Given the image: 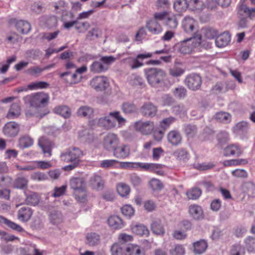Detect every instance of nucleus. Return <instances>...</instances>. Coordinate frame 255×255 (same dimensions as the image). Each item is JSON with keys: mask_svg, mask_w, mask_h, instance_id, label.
Segmentation results:
<instances>
[{"mask_svg": "<svg viewBox=\"0 0 255 255\" xmlns=\"http://www.w3.org/2000/svg\"><path fill=\"white\" fill-rule=\"evenodd\" d=\"M83 155V152L78 148L72 147L67 149L60 154L61 160L65 162H70L68 165L64 166V171H71L79 166L81 161L80 158Z\"/></svg>", "mask_w": 255, "mask_h": 255, "instance_id": "1", "label": "nucleus"}, {"mask_svg": "<svg viewBox=\"0 0 255 255\" xmlns=\"http://www.w3.org/2000/svg\"><path fill=\"white\" fill-rule=\"evenodd\" d=\"M148 83L152 87L163 86L166 74L164 70L158 68H149L144 70Z\"/></svg>", "mask_w": 255, "mask_h": 255, "instance_id": "2", "label": "nucleus"}, {"mask_svg": "<svg viewBox=\"0 0 255 255\" xmlns=\"http://www.w3.org/2000/svg\"><path fill=\"white\" fill-rule=\"evenodd\" d=\"M201 42V34L196 33L193 36L176 43L173 48L175 51H177L181 54H187L190 53L194 47L200 46Z\"/></svg>", "mask_w": 255, "mask_h": 255, "instance_id": "3", "label": "nucleus"}, {"mask_svg": "<svg viewBox=\"0 0 255 255\" xmlns=\"http://www.w3.org/2000/svg\"><path fill=\"white\" fill-rule=\"evenodd\" d=\"M110 117L116 119L120 124H124L126 122V120L121 116L120 112L116 111L110 112L109 116L100 118L98 120L99 126L107 129L115 127V123L111 119Z\"/></svg>", "mask_w": 255, "mask_h": 255, "instance_id": "4", "label": "nucleus"}, {"mask_svg": "<svg viewBox=\"0 0 255 255\" xmlns=\"http://www.w3.org/2000/svg\"><path fill=\"white\" fill-rule=\"evenodd\" d=\"M30 105L34 107L40 111L41 108L48 103L49 97L43 93H37L33 95L27 97Z\"/></svg>", "mask_w": 255, "mask_h": 255, "instance_id": "5", "label": "nucleus"}, {"mask_svg": "<svg viewBox=\"0 0 255 255\" xmlns=\"http://www.w3.org/2000/svg\"><path fill=\"white\" fill-rule=\"evenodd\" d=\"M90 85L96 91L106 90L110 86L108 78L104 76H96L91 80Z\"/></svg>", "mask_w": 255, "mask_h": 255, "instance_id": "6", "label": "nucleus"}, {"mask_svg": "<svg viewBox=\"0 0 255 255\" xmlns=\"http://www.w3.org/2000/svg\"><path fill=\"white\" fill-rule=\"evenodd\" d=\"M184 82L190 90L194 91L200 88L202 84V79L199 74L193 73L188 75L186 77Z\"/></svg>", "mask_w": 255, "mask_h": 255, "instance_id": "7", "label": "nucleus"}, {"mask_svg": "<svg viewBox=\"0 0 255 255\" xmlns=\"http://www.w3.org/2000/svg\"><path fill=\"white\" fill-rule=\"evenodd\" d=\"M20 130V125L15 122H9L5 124L2 128L4 135L9 138L16 136Z\"/></svg>", "mask_w": 255, "mask_h": 255, "instance_id": "8", "label": "nucleus"}, {"mask_svg": "<svg viewBox=\"0 0 255 255\" xmlns=\"http://www.w3.org/2000/svg\"><path fill=\"white\" fill-rule=\"evenodd\" d=\"M135 130L143 135L151 133L154 128V124L152 121L142 122L139 121L134 123Z\"/></svg>", "mask_w": 255, "mask_h": 255, "instance_id": "9", "label": "nucleus"}, {"mask_svg": "<svg viewBox=\"0 0 255 255\" xmlns=\"http://www.w3.org/2000/svg\"><path fill=\"white\" fill-rule=\"evenodd\" d=\"M157 107L150 102H145L140 108V113L146 118H152L156 116L157 113Z\"/></svg>", "mask_w": 255, "mask_h": 255, "instance_id": "10", "label": "nucleus"}, {"mask_svg": "<svg viewBox=\"0 0 255 255\" xmlns=\"http://www.w3.org/2000/svg\"><path fill=\"white\" fill-rule=\"evenodd\" d=\"M38 145L45 157H49L51 156L52 149L54 146L52 141L46 137L42 136L39 138Z\"/></svg>", "mask_w": 255, "mask_h": 255, "instance_id": "11", "label": "nucleus"}, {"mask_svg": "<svg viewBox=\"0 0 255 255\" xmlns=\"http://www.w3.org/2000/svg\"><path fill=\"white\" fill-rule=\"evenodd\" d=\"M118 143V138L116 134L109 133L104 137V146L107 150H113Z\"/></svg>", "mask_w": 255, "mask_h": 255, "instance_id": "12", "label": "nucleus"}, {"mask_svg": "<svg viewBox=\"0 0 255 255\" xmlns=\"http://www.w3.org/2000/svg\"><path fill=\"white\" fill-rule=\"evenodd\" d=\"M140 168L149 172H154L159 175H163L164 171L159 170L163 167V165L157 163H139L137 164Z\"/></svg>", "mask_w": 255, "mask_h": 255, "instance_id": "13", "label": "nucleus"}, {"mask_svg": "<svg viewBox=\"0 0 255 255\" xmlns=\"http://www.w3.org/2000/svg\"><path fill=\"white\" fill-rule=\"evenodd\" d=\"M89 184L93 189L99 191L104 189L105 181L101 176L95 174L90 178Z\"/></svg>", "mask_w": 255, "mask_h": 255, "instance_id": "14", "label": "nucleus"}, {"mask_svg": "<svg viewBox=\"0 0 255 255\" xmlns=\"http://www.w3.org/2000/svg\"><path fill=\"white\" fill-rule=\"evenodd\" d=\"M150 229L153 234L157 236H163L165 233L162 221L159 219L153 220L150 224Z\"/></svg>", "mask_w": 255, "mask_h": 255, "instance_id": "15", "label": "nucleus"}, {"mask_svg": "<svg viewBox=\"0 0 255 255\" xmlns=\"http://www.w3.org/2000/svg\"><path fill=\"white\" fill-rule=\"evenodd\" d=\"M113 155L119 159H124L130 154V149L126 145L116 146L113 150Z\"/></svg>", "mask_w": 255, "mask_h": 255, "instance_id": "16", "label": "nucleus"}, {"mask_svg": "<svg viewBox=\"0 0 255 255\" xmlns=\"http://www.w3.org/2000/svg\"><path fill=\"white\" fill-rule=\"evenodd\" d=\"M146 28L153 34L157 35L162 31V28L159 23L155 19L146 21Z\"/></svg>", "mask_w": 255, "mask_h": 255, "instance_id": "17", "label": "nucleus"}, {"mask_svg": "<svg viewBox=\"0 0 255 255\" xmlns=\"http://www.w3.org/2000/svg\"><path fill=\"white\" fill-rule=\"evenodd\" d=\"M32 215V209L28 207H21L17 212V218L22 222H27L29 221Z\"/></svg>", "mask_w": 255, "mask_h": 255, "instance_id": "18", "label": "nucleus"}, {"mask_svg": "<svg viewBox=\"0 0 255 255\" xmlns=\"http://www.w3.org/2000/svg\"><path fill=\"white\" fill-rule=\"evenodd\" d=\"M70 187L74 191H78L86 188V182L83 178L74 177L70 181Z\"/></svg>", "mask_w": 255, "mask_h": 255, "instance_id": "19", "label": "nucleus"}, {"mask_svg": "<svg viewBox=\"0 0 255 255\" xmlns=\"http://www.w3.org/2000/svg\"><path fill=\"white\" fill-rule=\"evenodd\" d=\"M245 2L241 0L238 7V13L240 15H248L251 19H252L255 14V8H250L245 4Z\"/></svg>", "mask_w": 255, "mask_h": 255, "instance_id": "20", "label": "nucleus"}, {"mask_svg": "<svg viewBox=\"0 0 255 255\" xmlns=\"http://www.w3.org/2000/svg\"><path fill=\"white\" fill-rule=\"evenodd\" d=\"M190 215L195 220H200L204 218V213L201 206L197 205H191L189 208Z\"/></svg>", "mask_w": 255, "mask_h": 255, "instance_id": "21", "label": "nucleus"}, {"mask_svg": "<svg viewBox=\"0 0 255 255\" xmlns=\"http://www.w3.org/2000/svg\"><path fill=\"white\" fill-rule=\"evenodd\" d=\"M152 56V54L151 53H145L137 55L136 58L133 59L132 63L130 64V68L134 69L142 66L143 63L140 60L142 61L144 59L150 58Z\"/></svg>", "mask_w": 255, "mask_h": 255, "instance_id": "22", "label": "nucleus"}, {"mask_svg": "<svg viewBox=\"0 0 255 255\" xmlns=\"http://www.w3.org/2000/svg\"><path fill=\"white\" fill-rule=\"evenodd\" d=\"M108 222L110 227L115 230L121 229L125 226V223L121 218L116 215L110 217Z\"/></svg>", "mask_w": 255, "mask_h": 255, "instance_id": "23", "label": "nucleus"}, {"mask_svg": "<svg viewBox=\"0 0 255 255\" xmlns=\"http://www.w3.org/2000/svg\"><path fill=\"white\" fill-rule=\"evenodd\" d=\"M168 141L173 146H177L182 141V136L180 132L176 130L170 131L167 134Z\"/></svg>", "mask_w": 255, "mask_h": 255, "instance_id": "24", "label": "nucleus"}, {"mask_svg": "<svg viewBox=\"0 0 255 255\" xmlns=\"http://www.w3.org/2000/svg\"><path fill=\"white\" fill-rule=\"evenodd\" d=\"M242 154V150L237 144H231L226 147L224 149V155L225 156L236 155L239 156Z\"/></svg>", "mask_w": 255, "mask_h": 255, "instance_id": "25", "label": "nucleus"}, {"mask_svg": "<svg viewBox=\"0 0 255 255\" xmlns=\"http://www.w3.org/2000/svg\"><path fill=\"white\" fill-rule=\"evenodd\" d=\"M122 112L126 115H131L136 113L137 108L132 102L126 101L121 106Z\"/></svg>", "mask_w": 255, "mask_h": 255, "instance_id": "26", "label": "nucleus"}, {"mask_svg": "<svg viewBox=\"0 0 255 255\" xmlns=\"http://www.w3.org/2000/svg\"><path fill=\"white\" fill-rule=\"evenodd\" d=\"M15 26L17 31L22 34L28 33L31 30V25L27 21L22 20L16 21Z\"/></svg>", "mask_w": 255, "mask_h": 255, "instance_id": "27", "label": "nucleus"}, {"mask_svg": "<svg viewBox=\"0 0 255 255\" xmlns=\"http://www.w3.org/2000/svg\"><path fill=\"white\" fill-rule=\"evenodd\" d=\"M230 35L228 32H224L216 38V45L218 47H223L230 41Z\"/></svg>", "mask_w": 255, "mask_h": 255, "instance_id": "28", "label": "nucleus"}, {"mask_svg": "<svg viewBox=\"0 0 255 255\" xmlns=\"http://www.w3.org/2000/svg\"><path fill=\"white\" fill-rule=\"evenodd\" d=\"M132 233L140 236L147 237L149 235V231L147 228L142 224H136L131 227Z\"/></svg>", "mask_w": 255, "mask_h": 255, "instance_id": "29", "label": "nucleus"}, {"mask_svg": "<svg viewBox=\"0 0 255 255\" xmlns=\"http://www.w3.org/2000/svg\"><path fill=\"white\" fill-rule=\"evenodd\" d=\"M54 113L59 115L65 119L68 118L71 115L70 109L67 106L61 105L56 107L53 109Z\"/></svg>", "mask_w": 255, "mask_h": 255, "instance_id": "30", "label": "nucleus"}, {"mask_svg": "<svg viewBox=\"0 0 255 255\" xmlns=\"http://www.w3.org/2000/svg\"><path fill=\"white\" fill-rule=\"evenodd\" d=\"M87 244L91 247L96 246L100 243V236L96 233H89L86 235Z\"/></svg>", "mask_w": 255, "mask_h": 255, "instance_id": "31", "label": "nucleus"}, {"mask_svg": "<svg viewBox=\"0 0 255 255\" xmlns=\"http://www.w3.org/2000/svg\"><path fill=\"white\" fill-rule=\"evenodd\" d=\"M90 70L93 73H101L107 71V68L99 60V61H95L93 62L90 66Z\"/></svg>", "mask_w": 255, "mask_h": 255, "instance_id": "32", "label": "nucleus"}, {"mask_svg": "<svg viewBox=\"0 0 255 255\" xmlns=\"http://www.w3.org/2000/svg\"><path fill=\"white\" fill-rule=\"evenodd\" d=\"M25 202L27 205L34 206L38 204L39 197L36 193L32 192L25 193Z\"/></svg>", "mask_w": 255, "mask_h": 255, "instance_id": "33", "label": "nucleus"}, {"mask_svg": "<svg viewBox=\"0 0 255 255\" xmlns=\"http://www.w3.org/2000/svg\"><path fill=\"white\" fill-rule=\"evenodd\" d=\"M0 223L4 224L12 230L18 232H22L24 231V229L20 226L2 216H0Z\"/></svg>", "mask_w": 255, "mask_h": 255, "instance_id": "34", "label": "nucleus"}, {"mask_svg": "<svg viewBox=\"0 0 255 255\" xmlns=\"http://www.w3.org/2000/svg\"><path fill=\"white\" fill-rule=\"evenodd\" d=\"M127 247L126 244H114L111 248L112 255H124Z\"/></svg>", "mask_w": 255, "mask_h": 255, "instance_id": "35", "label": "nucleus"}, {"mask_svg": "<svg viewBox=\"0 0 255 255\" xmlns=\"http://www.w3.org/2000/svg\"><path fill=\"white\" fill-rule=\"evenodd\" d=\"M208 244L204 240H200L193 244L194 252L197 254L203 253L207 249Z\"/></svg>", "mask_w": 255, "mask_h": 255, "instance_id": "36", "label": "nucleus"}, {"mask_svg": "<svg viewBox=\"0 0 255 255\" xmlns=\"http://www.w3.org/2000/svg\"><path fill=\"white\" fill-rule=\"evenodd\" d=\"M124 255H144L139 246L134 245H127L126 252Z\"/></svg>", "mask_w": 255, "mask_h": 255, "instance_id": "37", "label": "nucleus"}, {"mask_svg": "<svg viewBox=\"0 0 255 255\" xmlns=\"http://www.w3.org/2000/svg\"><path fill=\"white\" fill-rule=\"evenodd\" d=\"M174 9L179 12H182L189 8L188 1L187 0H176L174 2Z\"/></svg>", "mask_w": 255, "mask_h": 255, "instance_id": "38", "label": "nucleus"}, {"mask_svg": "<svg viewBox=\"0 0 255 255\" xmlns=\"http://www.w3.org/2000/svg\"><path fill=\"white\" fill-rule=\"evenodd\" d=\"M182 27L186 32H192L194 29V20L193 18L186 17L182 21Z\"/></svg>", "mask_w": 255, "mask_h": 255, "instance_id": "39", "label": "nucleus"}, {"mask_svg": "<svg viewBox=\"0 0 255 255\" xmlns=\"http://www.w3.org/2000/svg\"><path fill=\"white\" fill-rule=\"evenodd\" d=\"M188 4L189 9L192 11L202 10L205 7L204 2L201 0H190Z\"/></svg>", "mask_w": 255, "mask_h": 255, "instance_id": "40", "label": "nucleus"}, {"mask_svg": "<svg viewBox=\"0 0 255 255\" xmlns=\"http://www.w3.org/2000/svg\"><path fill=\"white\" fill-rule=\"evenodd\" d=\"M184 132L188 138H193L197 133V127L194 125H187L185 126Z\"/></svg>", "mask_w": 255, "mask_h": 255, "instance_id": "41", "label": "nucleus"}, {"mask_svg": "<svg viewBox=\"0 0 255 255\" xmlns=\"http://www.w3.org/2000/svg\"><path fill=\"white\" fill-rule=\"evenodd\" d=\"M174 96L177 99H183L187 96V89L183 86L176 87L172 92Z\"/></svg>", "mask_w": 255, "mask_h": 255, "instance_id": "42", "label": "nucleus"}, {"mask_svg": "<svg viewBox=\"0 0 255 255\" xmlns=\"http://www.w3.org/2000/svg\"><path fill=\"white\" fill-rule=\"evenodd\" d=\"M40 112L39 110L32 106L30 104L28 107H26L25 110V114L27 117H31L33 116H40L42 117L45 115V114L40 113Z\"/></svg>", "mask_w": 255, "mask_h": 255, "instance_id": "43", "label": "nucleus"}, {"mask_svg": "<svg viewBox=\"0 0 255 255\" xmlns=\"http://www.w3.org/2000/svg\"><path fill=\"white\" fill-rule=\"evenodd\" d=\"M28 180L24 177H17L14 182L13 186L17 189H24L27 187Z\"/></svg>", "mask_w": 255, "mask_h": 255, "instance_id": "44", "label": "nucleus"}, {"mask_svg": "<svg viewBox=\"0 0 255 255\" xmlns=\"http://www.w3.org/2000/svg\"><path fill=\"white\" fill-rule=\"evenodd\" d=\"M244 243L249 252H255V237L249 236L245 239Z\"/></svg>", "mask_w": 255, "mask_h": 255, "instance_id": "45", "label": "nucleus"}, {"mask_svg": "<svg viewBox=\"0 0 255 255\" xmlns=\"http://www.w3.org/2000/svg\"><path fill=\"white\" fill-rule=\"evenodd\" d=\"M118 193L122 196L125 197L129 194L130 189L128 185L126 184L121 183L117 185Z\"/></svg>", "mask_w": 255, "mask_h": 255, "instance_id": "46", "label": "nucleus"}, {"mask_svg": "<svg viewBox=\"0 0 255 255\" xmlns=\"http://www.w3.org/2000/svg\"><path fill=\"white\" fill-rule=\"evenodd\" d=\"M60 77L61 78H64V79L66 82H69L70 83H76V81L77 77V73L76 72L71 74V73L69 71L63 72L60 74Z\"/></svg>", "mask_w": 255, "mask_h": 255, "instance_id": "47", "label": "nucleus"}, {"mask_svg": "<svg viewBox=\"0 0 255 255\" xmlns=\"http://www.w3.org/2000/svg\"><path fill=\"white\" fill-rule=\"evenodd\" d=\"M76 200L80 203H85L86 201V188L73 192Z\"/></svg>", "mask_w": 255, "mask_h": 255, "instance_id": "48", "label": "nucleus"}, {"mask_svg": "<svg viewBox=\"0 0 255 255\" xmlns=\"http://www.w3.org/2000/svg\"><path fill=\"white\" fill-rule=\"evenodd\" d=\"M123 215L126 217L130 219L134 214V210L130 205H125L121 208Z\"/></svg>", "mask_w": 255, "mask_h": 255, "instance_id": "49", "label": "nucleus"}, {"mask_svg": "<svg viewBox=\"0 0 255 255\" xmlns=\"http://www.w3.org/2000/svg\"><path fill=\"white\" fill-rule=\"evenodd\" d=\"M51 222L55 225L60 223L62 221L61 213L58 211H53L50 216Z\"/></svg>", "mask_w": 255, "mask_h": 255, "instance_id": "50", "label": "nucleus"}, {"mask_svg": "<svg viewBox=\"0 0 255 255\" xmlns=\"http://www.w3.org/2000/svg\"><path fill=\"white\" fill-rule=\"evenodd\" d=\"M201 190L197 187H194L190 191L186 192V195L189 199H197L201 195Z\"/></svg>", "mask_w": 255, "mask_h": 255, "instance_id": "51", "label": "nucleus"}, {"mask_svg": "<svg viewBox=\"0 0 255 255\" xmlns=\"http://www.w3.org/2000/svg\"><path fill=\"white\" fill-rule=\"evenodd\" d=\"M248 128V123L242 121L237 124L235 128V130L238 134H242L247 132Z\"/></svg>", "mask_w": 255, "mask_h": 255, "instance_id": "52", "label": "nucleus"}, {"mask_svg": "<svg viewBox=\"0 0 255 255\" xmlns=\"http://www.w3.org/2000/svg\"><path fill=\"white\" fill-rule=\"evenodd\" d=\"M43 71L42 68L39 66H32L27 69L26 72L31 76L38 77L41 75Z\"/></svg>", "mask_w": 255, "mask_h": 255, "instance_id": "53", "label": "nucleus"}, {"mask_svg": "<svg viewBox=\"0 0 255 255\" xmlns=\"http://www.w3.org/2000/svg\"><path fill=\"white\" fill-rule=\"evenodd\" d=\"M129 180L131 184L134 188L139 187L142 183L141 178L136 173L130 174Z\"/></svg>", "mask_w": 255, "mask_h": 255, "instance_id": "54", "label": "nucleus"}, {"mask_svg": "<svg viewBox=\"0 0 255 255\" xmlns=\"http://www.w3.org/2000/svg\"><path fill=\"white\" fill-rule=\"evenodd\" d=\"M102 34V31L98 27L93 28L88 31L86 35V39L92 40L98 38Z\"/></svg>", "mask_w": 255, "mask_h": 255, "instance_id": "55", "label": "nucleus"}, {"mask_svg": "<svg viewBox=\"0 0 255 255\" xmlns=\"http://www.w3.org/2000/svg\"><path fill=\"white\" fill-rule=\"evenodd\" d=\"M245 249L239 244H236L231 247L230 255H244Z\"/></svg>", "mask_w": 255, "mask_h": 255, "instance_id": "56", "label": "nucleus"}, {"mask_svg": "<svg viewBox=\"0 0 255 255\" xmlns=\"http://www.w3.org/2000/svg\"><path fill=\"white\" fill-rule=\"evenodd\" d=\"M215 118L219 122L227 123L231 119V115L227 113L221 112L217 113Z\"/></svg>", "mask_w": 255, "mask_h": 255, "instance_id": "57", "label": "nucleus"}, {"mask_svg": "<svg viewBox=\"0 0 255 255\" xmlns=\"http://www.w3.org/2000/svg\"><path fill=\"white\" fill-rule=\"evenodd\" d=\"M150 188L154 191H160L163 188L162 183L156 178H152L149 183Z\"/></svg>", "mask_w": 255, "mask_h": 255, "instance_id": "58", "label": "nucleus"}, {"mask_svg": "<svg viewBox=\"0 0 255 255\" xmlns=\"http://www.w3.org/2000/svg\"><path fill=\"white\" fill-rule=\"evenodd\" d=\"M93 110L92 108L87 107H81L77 111V114L79 116L87 117H90L93 113Z\"/></svg>", "mask_w": 255, "mask_h": 255, "instance_id": "59", "label": "nucleus"}, {"mask_svg": "<svg viewBox=\"0 0 255 255\" xmlns=\"http://www.w3.org/2000/svg\"><path fill=\"white\" fill-rule=\"evenodd\" d=\"M33 139L29 136H23L19 139V144L22 148H26L31 146Z\"/></svg>", "mask_w": 255, "mask_h": 255, "instance_id": "60", "label": "nucleus"}, {"mask_svg": "<svg viewBox=\"0 0 255 255\" xmlns=\"http://www.w3.org/2000/svg\"><path fill=\"white\" fill-rule=\"evenodd\" d=\"M175 118L170 117L163 119L160 123V127L164 131L167 129L171 124L174 122Z\"/></svg>", "mask_w": 255, "mask_h": 255, "instance_id": "61", "label": "nucleus"}, {"mask_svg": "<svg viewBox=\"0 0 255 255\" xmlns=\"http://www.w3.org/2000/svg\"><path fill=\"white\" fill-rule=\"evenodd\" d=\"M188 155L187 151L184 148L178 149L174 152V155L180 160L187 159L188 158Z\"/></svg>", "mask_w": 255, "mask_h": 255, "instance_id": "62", "label": "nucleus"}, {"mask_svg": "<svg viewBox=\"0 0 255 255\" xmlns=\"http://www.w3.org/2000/svg\"><path fill=\"white\" fill-rule=\"evenodd\" d=\"M100 60L104 65L106 66L108 70L109 66L115 62L116 58L113 56H105L101 57Z\"/></svg>", "mask_w": 255, "mask_h": 255, "instance_id": "63", "label": "nucleus"}, {"mask_svg": "<svg viewBox=\"0 0 255 255\" xmlns=\"http://www.w3.org/2000/svg\"><path fill=\"white\" fill-rule=\"evenodd\" d=\"M170 253L171 255H184L185 250L182 245H176L174 248L170 250Z\"/></svg>", "mask_w": 255, "mask_h": 255, "instance_id": "64", "label": "nucleus"}]
</instances>
